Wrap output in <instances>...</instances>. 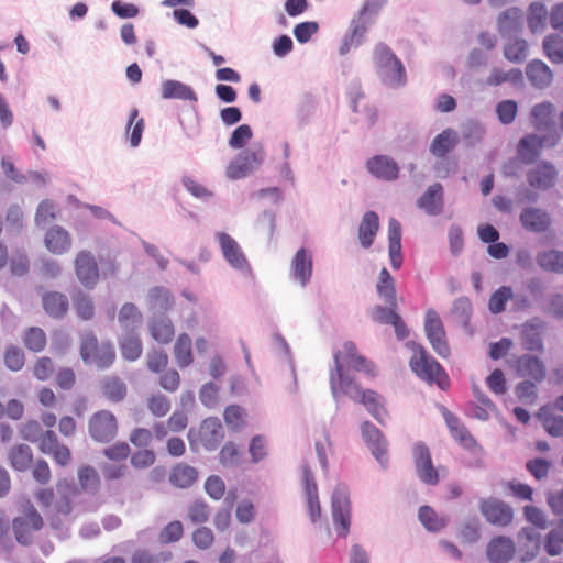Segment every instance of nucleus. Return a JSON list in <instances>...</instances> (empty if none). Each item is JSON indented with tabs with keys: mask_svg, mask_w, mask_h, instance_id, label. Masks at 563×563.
<instances>
[{
	"mask_svg": "<svg viewBox=\"0 0 563 563\" xmlns=\"http://www.w3.org/2000/svg\"><path fill=\"white\" fill-rule=\"evenodd\" d=\"M407 345L413 351L409 361L411 372L428 385H437L442 391L450 388V376L445 368L420 343L409 341Z\"/></svg>",
	"mask_w": 563,
	"mask_h": 563,
	"instance_id": "1",
	"label": "nucleus"
},
{
	"mask_svg": "<svg viewBox=\"0 0 563 563\" xmlns=\"http://www.w3.org/2000/svg\"><path fill=\"white\" fill-rule=\"evenodd\" d=\"M377 77L380 82L393 89L407 85V71L402 60L383 42L376 44L373 53Z\"/></svg>",
	"mask_w": 563,
	"mask_h": 563,
	"instance_id": "2",
	"label": "nucleus"
},
{
	"mask_svg": "<svg viewBox=\"0 0 563 563\" xmlns=\"http://www.w3.org/2000/svg\"><path fill=\"white\" fill-rule=\"evenodd\" d=\"M387 3V0H365L358 12L353 16L349 31L344 34L339 47L341 56L346 55L352 47L363 44L365 34L373 23L372 18L377 15L379 10Z\"/></svg>",
	"mask_w": 563,
	"mask_h": 563,
	"instance_id": "3",
	"label": "nucleus"
},
{
	"mask_svg": "<svg viewBox=\"0 0 563 563\" xmlns=\"http://www.w3.org/2000/svg\"><path fill=\"white\" fill-rule=\"evenodd\" d=\"M333 361L334 367L330 369V389L339 408L343 396L356 401L365 389L355 380L354 376L350 375L349 368L342 363L341 351L338 350L333 353Z\"/></svg>",
	"mask_w": 563,
	"mask_h": 563,
	"instance_id": "4",
	"label": "nucleus"
},
{
	"mask_svg": "<svg viewBox=\"0 0 563 563\" xmlns=\"http://www.w3.org/2000/svg\"><path fill=\"white\" fill-rule=\"evenodd\" d=\"M79 355L86 365L96 364L99 369L110 368L115 361L114 345L110 340L99 341L93 331L81 335Z\"/></svg>",
	"mask_w": 563,
	"mask_h": 563,
	"instance_id": "5",
	"label": "nucleus"
},
{
	"mask_svg": "<svg viewBox=\"0 0 563 563\" xmlns=\"http://www.w3.org/2000/svg\"><path fill=\"white\" fill-rule=\"evenodd\" d=\"M331 512L338 538L345 539L351 531L352 503L346 485H336L331 494Z\"/></svg>",
	"mask_w": 563,
	"mask_h": 563,
	"instance_id": "6",
	"label": "nucleus"
},
{
	"mask_svg": "<svg viewBox=\"0 0 563 563\" xmlns=\"http://www.w3.org/2000/svg\"><path fill=\"white\" fill-rule=\"evenodd\" d=\"M558 144L554 135H541L525 133L516 144V155L523 165H533L539 162L544 147H553Z\"/></svg>",
	"mask_w": 563,
	"mask_h": 563,
	"instance_id": "7",
	"label": "nucleus"
},
{
	"mask_svg": "<svg viewBox=\"0 0 563 563\" xmlns=\"http://www.w3.org/2000/svg\"><path fill=\"white\" fill-rule=\"evenodd\" d=\"M44 527V520L38 510L27 504L23 516H16L12 519V531L15 541L22 547H30L33 543V532L40 531Z\"/></svg>",
	"mask_w": 563,
	"mask_h": 563,
	"instance_id": "8",
	"label": "nucleus"
},
{
	"mask_svg": "<svg viewBox=\"0 0 563 563\" xmlns=\"http://www.w3.org/2000/svg\"><path fill=\"white\" fill-rule=\"evenodd\" d=\"M220 250L225 262L245 277L254 278L249 260L234 238L227 232L217 233Z\"/></svg>",
	"mask_w": 563,
	"mask_h": 563,
	"instance_id": "9",
	"label": "nucleus"
},
{
	"mask_svg": "<svg viewBox=\"0 0 563 563\" xmlns=\"http://www.w3.org/2000/svg\"><path fill=\"white\" fill-rule=\"evenodd\" d=\"M361 435L365 445L383 470L389 466L388 441L384 432L372 421L365 420L360 426Z\"/></svg>",
	"mask_w": 563,
	"mask_h": 563,
	"instance_id": "10",
	"label": "nucleus"
},
{
	"mask_svg": "<svg viewBox=\"0 0 563 563\" xmlns=\"http://www.w3.org/2000/svg\"><path fill=\"white\" fill-rule=\"evenodd\" d=\"M424 332L434 352L442 358L451 355V347L448 342L446 332L439 313L430 308L424 317Z\"/></svg>",
	"mask_w": 563,
	"mask_h": 563,
	"instance_id": "11",
	"label": "nucleus"
},
{
	"mask_svg": "<svg viewBox=\"0 0 563 563\" xmlns=\"http://www.w3.org/2000/svg\"><path fill=\"white\" fill-rule=\"evenodd\" d=\"M265 154L262 147L258 150H242L229 163L227 177L231 180H239L249 176L255 168L264 163Z\"/></svg>",
	"mask_w": 563,
	"mask_h": 563,
	"instance_id": "12",
	"label": "nucleus"
},
{
	"mask_svg": "<svg viewBox=\"0 0 563 563\" xmlns=\"http://www.w3.org/2000/svg\"><path fill=\"white\" fill-rule=\"evenodd\" d=\"M88 432L98 443L111 442L118 434L117 417L106 409L95 412L88 421Z\"/></svg>",
	"mask_w": 563,
	"mask_h": 563,
	"instance_id": "13",
	"label": "nucleus"
},
{
	"mask_svg": "<svg viewBox=\"0 0 563 563\" xmlns=\"http://www.w3.org/2000/svg\"><path fill=\"white\" fill-rule=\"evenodd\" d=\"M412 453L419 479L429 486L437 485L440 481V476L438 470L433 465L429 446L423 441H418L413 444Z\"/></svg>",
	"mask_w": 563,
	"mask_h": 563,
	"instance_id": "14",
	"label": "nucleus"
},
{
	"mask_svg": "<svg viewBox=\"0 0 563 563\" xmlns=\"http://www.w3.org/2000/svg\"><path fill=\"white\" fill-rule=\"evenodd\" d=\"M479 511L492 526L506 527L514 520L512 507L497 498L481 499Z\"/></svg>",
	"mask_w": 563,
	"mask_h": 563,
	"instance_id": "15",
	"label": "nucleus"
},
{
	"mask_svg": "<svg viewBox=\"0 0 563 563\" xmlns=\"http://www.w3.org/2000/svg\"><path fill=\"white\" fill-rule=\"evenodd\" d=\"M365 168L371 176L384 181H395L400 174L398 163L386 154H375L367 158Z\"/></svg>",
	"mask_w": 563,
	"mask_h": 563,
	"instance_id": "16",
	"label": "nucleus"
},
{
	"mask_svg": "<svg viewBox=\"0 0 563 563\" xmlns=\"http://www.w3.org/2000/svg\"><path fill=\"white\" fill-rule=\"evenodd\" d=\"M75 272L86 289L91 290L96 287L100 273L97 261L90 251L82 250L78 253L75 258Z\"/></svg>",
	"mask_w": 563,
	"mask_h": 563,
	"instance_id": "17",
	"label": "nucleus"
},
{
	"mask_svg": "<svg viewBox=\"0 0 563 563\" xmlns=\"http://www.w3.org/2000/svg\"><path fill=\"white\" fill-rule=\"evenodd\" d=\"M203 449L208 452L217 450L225 437L222 421L219 417L210 416L200 422L197 430Z\"/></svg>",
	"mask_w": 563,
	"mask_h": 563,
	"instance_id": "18",
	"label": "nucleus"
},
{
	"mask_svg": "<svg viewBox=\"0 0 563 563\" xmlns=\"http://www.w3.org/2000/svg\"><path fill=\"white\" fill-rule=\"evenodd\" d=\"M516 553V543L509 536H494L486 545V558L489 563H509Z\"/></svg>",
	"mask_w": 563,
	"mask_h": 563,
	"instance_id": "19",
	"label": "nucleus"
},
{
	"mask_svg": "<svg viewBox=\"0 0 563 563\" xmlns=\"http://www.w3.org/2000/svg\"><path fill=\"white\" fill-rule=\"evenodd\" d=\"M527 172V181L536 190L551 189L558 179V170L552 162L541 159Z\"/></svg>",
	"mask_w": 563,
	"mask_h": 563,
	"instance_id": "20",
	"label": "nucleus"
},
{
	"mask_svg": "<svg viewBox=\"0 0 563 563\" xmlns=\"http://www.w3.org/2000/svg\"><path fill=\"white\" fill-rule=\"evenodd\" d=\"M545 322L540 317H532L522 324L520 333L522 347L528 352H544L543 331Z\"/></svg>",
	"mask_w": 563,
	"mask_h": 563,
	"instance_id": "21",
	"label": "nucleus"
},
{
	"mask_svg": "<svg viewBox=\"0 0 563 563\" xmlns=\"http://www.w3.org/2000/svg\"><path fill=\"white\" fill-rule=\"evenodd\" d=\"M397 309L398 308L376 305L373 308L371 317L376 323L393 325L397 340L405 341L409 336L410 330L402 317L397 312Z\"/></svg>",
	"mask_w": 563,
	"mask_h": 563,
	"instance_id": "22",
	"label": "nucleus"
},
{
	"mask_svg": "<svg viewBox=\"0 0 563 563\" xmlns=\"http://www.w3.org/2000/svg\"><path fill=\"white\" fill-rule=\"evenodd\" d=\"M554 106L550 101H542L534 104L530 111V120L537 131L544 132L543 135H554L560 140L556 123L553 120Z\"/></svg>",
	"mask_w": 563,
	"mask_h": 563,
	"instance_id": "23",
	"label": "nucleus"
},
{
	"mask_svg": "<svg viewBox=\"0 0 563 563\" xmlns=\"http://www.w3.org/2000/svg\"><path fill=\"white\" fill-rule=\"evenodd\" d=\"M519 221L525 230L532 233H544L552 223V219L547 210L530 206L521 210Z\"/></svg>",
	"mask_w": 563,
	"mask_h": 563,
	"instance_id": "24",
	"label": "nucleus"
},
{
	"mask_svg": "<svg viewBox=\"0 0 563 563\" xmlns=\"http://www.w3.org/2000/svg\"><path fill=\"white\" fill-rule=\"evenodd\" d=\"M249 560L250 563H282L272 534L267 529H261L258 545L250 552Z\"/></svg>",
	"mask_w": 563,
	"mask_h": 563,
	"instance_id": "25",
	"label": "nucleus"
},
{
	"mask_svg": "<svg viewBox=\"0 0 563 563\" xmlns=\"http://www.w3.org/2000/svg\"><path fill=\"white\" fill-rule=\"evenodd\" d=\"M516 372L519 377L528 376L533 382L541 383L545 378L547 367L539 356L526 353L516 360Z\"/></svg>",
	"mask_w": 563,
	"mask_h": 563,
	"instance_id": "26",
	"label": "nucleus"
},
{
	"mask_svg": "<svg viewBox=\"0 0 563 563\" xmlns=\"http://www.w3.org/2000/svg\"><path fill=\"white\" fill-rule=\"evenodd\" d=\"M417 205L427 214L435 217L442 213L444 206V188L442 184L434 183L418 198Z\"/></svg>",
	"mask_w": 563,
	"mask_h": 563,
	"instance_id": "27",
	"label": "nucleus"
},
{
	"mask_svg": "<svg viewBox=\"0 0 563 563\" xmlns=\"http://www.w3.org/2000/svg\"><path fill=\"white\" fill-rule=\"evenodd\" d=\"M356 402L363 405L367 412L382 426H386L388 411L385 407L386 400L383 395L374 389H365Z\"/></svg>",
	"mask_w": 563,
	"mask_h": 563,
	"instance_id": "28",
	"label": "nucleus"
},
{
	"mask_svg": "<svg viewBox=\"0 0 563 563\" xmlns=\"http://www.w3.org/2000/svg\"><path fill=\"white\" fill-rule=\"evenodd\" d=\"M313 260L309 249L301 246L294 255L291 261V271L294 278L306 286L312 276Z\"/></svg>",
	"mask_w": 563,
	"mask_h": 563,
	"instance_id": "29",
	"label": "nucleus"
},
{
	"mask_svg": "<svg viewBox=\"0 0 563 563\" xmlns=\"http://www.w3.org/2000/svg\"><path fill=\"white\" fill-rule=\"evenodd\" d=\"M161 97L165 100H183L198 102V95L194 88L176 79H165L162 81Z\"/></svg>",
	"mask_w": 563,
	"mask_h": 563,
	"instance_id": "30",
	"label": "nucleus"
},
{
	"mask_svg": "<svg viewBox=\"0 0 563 563\" xmlns=\"http://www.w3.org/2000/svg\"><path fill=\"white\" fill-rule=\"evenodd\" d=\"M526 75L531 86L537 89L548 88L553 80V71L539 58L531 59L527 63Z\"/></svg>",
	"mask_w": 563,
	"mask_h": 563,
	"instance_id": "31",
	"label": "nucleus"
},
{
	"mask_svg": "<svg viewBox=\"0 0 563 563\" xmlns=\"http://www.w3.org/2000/svg\"><path fill=\"white\" fill-rule=\"evenodd\" d=\"M459 142V133L452 128H446L434 136L429 151L438 158H445L457 146Z\"/></svg>",
	"mask_w": 563,
	"mask_h": 563,
	"instance_id": "32",
	"label": "nucleus"
},
{
	"mask_svg": "<svg viewBox=\"0 0 563 563\" xmlns=\"http://www.w3.org/2000/svg\"><path fill=\"white\" fill-rule=\"evenodd\" d=\"M497 29L503 38L518 33L522 29V11L518 7H510L498 15Z\"/></svg>",
	"mask_w": 563,
	"mask_h": 563,
	"instance_id": "33",
	"label": "nucleus"
},
{
	"mask_svg": "<svg viewBox=\"0 0 563 563\" xmlns=\"http://www.w3.org/2000/svg\"><path fill=\"white\" fill-rule=\"evenodd\" d=\"M379 216L374 210L364 212L358 225V241L363 249H369L379 230Z\"/></svg>",
	"mask_w": 563,
	"mask_h": 563,
	"instance_id": "34",
	"label": "nucleus"
},
{
	"mask_svg": "<svg viewBox=\"0 0 563 563\" xmlns=\"http://www.w3.org/2000/svg\"><path fill=\"white\" fill-rule=\"evenodd\" d=\"M44 243L51 253L62 255L70 249L71 238L67 230L56 224L47 230Z\"/></svg>",
	"mask_w": 563,
	"mask_h": 563,
	"instance_id": "35",
	"label": "nucleus"
},
{
	"mask_svg": "<svg viewBox=\"0 0 563 563\" xmlns=\"http://www.w3.org/2000/svg\"><path fill=\"white\" fill-rule=\"evenodd\" d=\"M343 349L347 358L350 368L355 372L364 373L369 377L376 376L375 365L365 355L360 354L357 346L353 341H345Z\"/></svg>",
	"mask_w": 563,
	"mask_h": 563,
	"instance_id": "36",
	"label": "nucleus"
},
{
	"mask_svg": "<svg viewBox=\"0 0 563 563\" xmlns=\"http://www.w3.org/2000/svg\"><path fill=\"white\" fill-rule=\"evenodd\" d=\"M552 409L551 402L544 404L538 409L534 417L542 423L549 435L560 438L563 435V416L553 413Z\"/></svg>",
	"mask_w": 563,
	"mask_h": 563,
	"instance_id": "37",
	"label": "nucleus"
},
{
	"mask_svg": "<svg viewBox=\"0 0 563 563\" xmlns=\"http://www.w3.org/2000/svg\"><path fill=\"white\" fill-rule=\"evenodd\" d=\"M150 309L156 310L157 316H166L175 305L172 291L165 286H154L147 294Z\"/></svg>",
	"mask_w": 563,
	"mask_h": 563,
	"instance_id": "38",
	"label": "nucleus"
},
{
	"mask_svg": "<svg viewBox=\"0 0 563 563\" xmlns=\"http://www.w3.org/2000/svg\"><path fill=\"white\" fill-rule=\"evenodd\" d=\"M418 520L422 527L431 533H438L450 523L448 516H439L430 505H422L418 509Z\"/></svg>",
	"mask_w": 563,
	"mask_h": 563,
	"instance_id": "39",
	"label": "nucleus"
},
{
	"mask_svg": "<svg viewBox=\"0 0 563 563\" xmlns=\"http://www.w3.org/2000/svg\"><path fill=\"white\" fill-rule=\"evenodd\" d=\"M198 470L186 463L176 464L169 474V483L181 489L191 487L198 481Z\"/></svg>",
	"mask_w": 563,
	"mask_h": 563,
	"instance_id": "40",
	"label": "nucleus"
},
{
	"mask_svg": "<svg viewBox=\"0 0 563 563\" xmlns=\"http://www.w3.org/2000/svg\"><path fill=\"white\" fill-rule=\"evenodd\" d=\"M43 309L54 319H62L69 309V302L66 295L59 291H48L43 296Z\"/></svg>",
	"mask_w": 563,
	"mask_h": 563,
	"instance_id": "41",
	"label": "nucleus"
},
{
	"mask_svg": "<svg viewBox=\"0 0 563 563\" xmlns=\"http://www.w3.org/2000/svg\"><path fill=\"white\" fill-rule=\"evenodd\" d=\"M102 395L112 402H121L128 394V386L118 375L104 376L101 380Z\"/></svg>",
	"mask_w": 563,
	"mask_h": 563,
	"instance_id": "42",
	"label": "nucleus"
},
{
	"mask_svg": "<svg viewBox=\"0 0 563 563\" xmlns=\"http://www.w3.org/2000/svg\"><path fill=\"white\" fill-rule=\"evenodd\" d=\"M517 538L518 542H523L532 547L531 551H527L522 554L520 563H529L534 560L541 549V534L534 527L526 526L518 531Z\"/></svg>",
	"mask_w": 563,
	"mask_h": 563,
	"instance_id": "43",
	"label": "nucleus"
},
{
	"mask_svg": "<svg viewBox=\"0 0 563 563\" xmlns=\"http://www.w3.org/2000/svg\"><path fill=\"white\" fill-rule=\"evenodd\" d=\"M376 290L385 299L387 307L398 308L395 279L386 267L379 272Z\"/></svg>",
	"mask_w": 563,
	"mask_h": 563,
	"instance_id": "44",
	"label": "nucleus"
},
{
	"mask_svg": "<svg viewBox=\"0 0 563 563\" xmlns=\"http://www.w3.org/2000/svg\"><path fill=\"white\" fill-rule=\"evenodd\" d=\"M150 331L152 338L161 344H168L175 335L174 324L167 316H156L150 322Z\"/></svg>",
	"mask_w": 563,
	"mask_h": 563,
	"instance_id": "45",
	"label": "nucleus"
},
{
	"mask_svg": "<svg viewBox=\"0 0 563 563\" xmlns=\"http://www.w3.org/2000/svg\"><path fill=\"white\" fill-rule=\"evenodd\" d=\"M139 115V109L136 107L132 108L125 126V134L132 148L140 146L145 130V121Z\"/></svg>",
	"mask_w": 563,
	"mask_h": 563,
	"instance_id": "46",
	"label": "nucleus"
},
{
	"mask_svg": "<svg viewBox=\"0 0 563 563\" xmlns=\"http://www.w3.org/2000/svg\"><path fill=\"white\" fill-rule=\"evenodd\" d=\"M536 262L543 271L563 274V251L555 249L539 251Z\"/></svg>",
	"mask_w": 563,
	"mask_h": 563,
	"instance_id": "47",
	"label": "nucleus"
},
{
	"mask_svg": "<svg viewBox=\"0 0 563 563\" xmlns=\"http://www.w3.org/2000/svg\"><path fill=\"white\" fill-rule=\"evenodd\" d=\"M11 467L18 472H25L33 462V451L24 443L15 444L9 453Z\"/></svg>",
	"mask_w": 563,
	"mask_h": 563,
	"instance_id": "48",
	"label": "nucleus"
},
{
	"mask_svg": "<svg viewBox=\"0 0 563 563\" xmlns=\"http://www.w3.org/2000/svg\"><path fill=\"white\" fill-rule=\"evenodd\" d=\"M318 100L317 97L310 92L306 91L301 99L299 100L296 107V117L298 120L299 126H305L310 123L311 118L314 115L317 111Z\"/></svg>",
	"mask_w": 563,
	"mask_h": 563,
	"instance_id": "49",
	"label": "nucleus"
},
{
	"mask_svg": "<svg viewBox=\"0 0 563 563\" xmlns=\"http://www.w3.org/2000/svg\"><path fill=\"white\" fill-rule=\"evenodd\" d=\"M514 299V289L509 285H503L494 290L488 300V310L497 316L506 310L508 301Z\"/></svg>",
	"mask_w": 563,
	"mask_h": 563,
	"instance_id": "50",
	"label": "nucleus"
},
{
	"mask_svg": "<svg viewBox=\"0 0 563 563\" xmlns=\"http://www.w3.org/2000/svg\"><path fill=\"white\" fill-rule=\"evenodd\" d=\"M542 49L545 57L553 64H563V36L551 33L544 36Z\"/></svg>",
	"mask_w": 563,
	"mask_h": 563,
	"instance_id": "51",
	"label": "nucleus"
},
{
	"mask_svg": "<svg viewBox=\"0 0 563 563\" xmlns=\"http://www.w3.org/2000/svg\"><path fill=\"white\" fill-rule=\"evenodd\" d=\"M246 417V410L238 404L228 405L223 410V420L229 430L233 432H239L245 427Z\"/></svg>",
	"mask_w": 563,
	"mask_h": 563,
	"instance_id": "52",
	"label": "nucleus"
},
{
	"mask_svg": "<svg viewBox=\"0 0 563 563\" xmlns=\"http://www.w3.org/2000/svg\"><path fill=\"white\" fill-rule=\"evenodd\" d=\"M175 357L180 368H186L194 362L191 339L187 333H181L174 346Z\"/></svg>",
	"mask_w": 563,
	"mask_h": 563,
	"instance_id": "53",
	"label": "nucleus"
},
{
	"mask_svg": "<svg viewBox=\"0 0 563 563\" xmlns=\"http://www.w3.org/2000/svg\"><path fill=\"white\" fill-rule=\"evenodd\" d=\"M485 134L484 125L476 119H468L462 124V137L467 147H474L481 143Z\"/></svg>",
	"mask_w": 563,
	"mask_h": 563,
	"instance_id": "54",
	"label": "nucleus"
},
{
	"mask_svg": "<svg viewBox=\"0 0 563 563\" xmlns=\"http://www.w3.org/2000/svg\"><path fill=\"white\" fill-rule=\"evenodd\" d=\"M78 479L82 490L86 493L95 495L100 489L101 481L99 473L89 464L79 467Z\"/></svg>",
	"mask_w": 563,
	"mask_h": 563,
	"instance_id": "55",
	"label": "nucleus"
},
{
	"mask_svg": "<svg viewBox=\"0 0 563 563\" xmlns=\"http://www.w3.org/2000/svg\"><path fill=\"white\" fill-rule=\"evenodd\" d=\"M122 357L128 362H135L143 352L142 340L134 334H129L119 341Z\"/></svg>",
	"mask_w": 563,
	"mask_h": 563,
	"instance_id": "56",
	"label": "nucleus"
},
{
	"mask_svg": "<svg viewBox=\"0 0 563 563\" xmlns=\"http://www.w3.org/2000/svg\"><path fill=\"white\" fill-rule=\"evenodd\" d=\"M73 305L77 316L82 321H89L95 316V305L88 294L78 289L73 295Z\"/></svg>",
	"mask_w": 563,
	"mask_h": 563,
	"instance_id": "57",
	"label": "nucleus"
},
{
	"mask_svg": "<svg viewBox=\"0 0 563 563\" xmlns=\"http://www.w3.org/2000/svg\"><path fill=\"white\" fill-rule=\"evenodd\" d=\"M547 7L544 3L536 1L529 4L527 11L528 27L532 33L544 27L547 21Z\"/></svg>",
	"mask_w": 563,
	"mask_h": 563,
	"instance_id": "58",
	"label": "nucleus"
},
{
	"mask_svg": "<svg viewBox=\"0 0 563 563\" xmlns=\"http://www.w3.org/2000/svg\"><path fill=\"white\" fill-rule=\"evenodd\" d=\"M528 55V43L525 38L516 37L504 46V57L514 64H521Z\"/></svg>",
	"mask_w": 563,
	"mask_h": 563,
	"instance_id": "59",
	"label": "nucleus"
},
{
	"mask_svg": "<svg viewBox=\"0 0 563 563\" xmlns=\"http://www.w3.org/2000/svg\"><path fill=\"white\" fill-rule=\"evenodd\" d=\"M23 341L27 350L38 353L45 349L47 336L42 328L30 327L24 332Z\"/></svg>",
	"mask_w": 563,
	"mask_h": 563,
	"instance_id": "60",
	"label": "nucleus"
},
{
	"mask_svg": "<svg viewBox=\"0 0 563 563\" xmlns=\"http://www.w3.org/2000/svg\"><path fill=\"white\" fill-rule=\"evenodd\" d=\"M253 139V130L250 124L238 125L230 134L228 145L232 150H245L244 147Z\"/></svg>",
	"mask_w": 563,
	"mask_h": 563,
	"instance_id": "61",
	"label": "nucleus"
},
{
	"mask_svg": "<svg viewBox=\"0 0 563 563\" xmlns=\"http://www.w3.org/2000/svg\"><path fill=\"white\" fill-rule=\"evenodd\" d=\"M496 115L500 124H511L518 114V102L514 99H505L497 102Z\"/></svg>",
	"mask_w": 563,
	"mask_h": 563,
	"instance_id": "62",
	"label": "nucleus"
},
{
	"mask_svg": "<svg viewBox=\"0 0 563 563\" xmlns=\"http://www.w3.org/2000/svg\"><path fill=\"white\" fill-rule=\"evenodd\" d=\"M184 536V525L180 520H172L159 532L158 540L163 544L175 543Z\"/></svg>",
	"mask_w": 563,
	"mask_h": 563,
	"instance_id": "63",
	"label": "nucleus"
},
{
	"mask_svg": "<svg viewBox=\"0 0 563 563\" xmlns=\"http://www.w3.org/2000/svg\"><path fill=\"white\" fill-rule=\"evenodd\" d=\"M320 30L317 21H303L294 26L292 33L299 44H307Z\"/></svg>",
	"mask_w": 563,
	"mask_h": 563,
	"instance_id": "64",
	"label": "nucleus"
}]
</instances>
